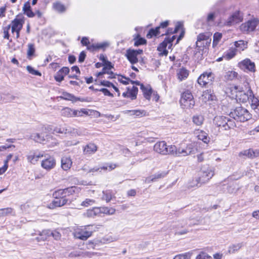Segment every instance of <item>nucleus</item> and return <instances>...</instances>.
Returning <instances> with one entry per match:
<instances>
[{
	"mask_svg": "<svg viewBox=\"0 0 259 259\" xmlns=\"http://www.w3.org/2000/svg\"><path fill=\"white\" fill-rule=\"evenodd\" d=\"M80 188L76 186L68 187L64 189H60L53 193L54 200L52 203V207L50 209H54L56 207L62 206L67 203L68 200L66 198L67 196L72 195L74 193H78Z\"/></svg>",
	"mask_w": 259,
	"mask_h": 259,
	"instance_id": "nucleus-1",
	"label": "nucleus"
},
{
	"mask_svg": "<svg viewBox=\"0 0 259 259\" xmlns=\"http://www.w3.org/2000/svg\"><path fill=\"white\" fill-rule=\"evenodd\" d=\"M214 175V168L208 165H204L200 171L199 177L196 179L197 187L208 182Z\"/></svg>",
	"mask_w": 259,
	"mask_h": 259,
	"instance_id": "nucleus-2",
	"label": "nucleus"
},
{
	"mask_svg": "<svg viewBox=\"0 0 259 259\" xmlns=\"http://www.w3.org/2000/svg\"><path fill=\"white\" fill-rule=\"evenodd\" d=\"M229 116L234 120L240 122L247 121L251 118V114L246 109L242 107H236L230 112Z\"/></svg>",
	"mask_w": 259,
	"mask_h": 259,
	"instance_id": "nucleus-3",
	"label": "nucleus"
},
{
	"mask_svg": "<svg viewBox=\"0 0 259 259\" xmlns=\"http://www.w3.org/2000/svg\"><path fill=\"white\" fill-rule=\"evenodd\" d=\"M213 122L217 126L224 130L234 128L236 126L234 120L223 116H215L213 119Z\"/></svg>",
	"mask_w": 259,
	"mask_h": 259,
	"instance_id": "nucleus-4",
	"label": "nucleus"
},
{
	"mask_svg": "<svg viewBox=\"0 0 259 259\" xmlns=\"http://www.w3.org/2000/svg\"><path fill=\"white\" fill-rule=\"evenodd\" d=\"M154 150L163 155H171L175 151V145H167L165 141H160L155 144Z\"/></svg>",
	"mask_w": 259,
	"mask_h": 259,
	"instance_id": "nucleus-5",
	"label": "nucleus"
},
{
	"mask_svg": "<svg viewBox=\"0 0 259 259\" xmlns=\"http://www.w3.org/2000/svg\"><path fill=\"white\" fill-rule=\"evenodd\" d=\"M181 106L183 109H192L195 105L193 96L189 91L184 92L180 101Z\"/></svg>",
	"mask_w": 259,
	"mask_h": 259,
	"instance_id": "nucleus-6",
	"label": "nucleus"
},
{
	"mask_svg": "<svg viewBox=\"0 0 259 259\" xmlns=\"http://www.w3.org/2000/svg\"><path fill=\"white\" fill-rule=\"evenodd\" d=\"M243 15L239 11H236L231 14L225 21L224 24L227 26H231L240 23L243 20Z\"/></svg>",
	"mask_w": 259,
	"mask_h": 259,
	"instance_id": "nucleus-7",
	"label": "nucleus"
},
{
	"mask_svg": "<svg viewBox=\"0 0 259 259\" xmlns=\"http://www.w3.org/2000/svg\"><path fill=\"white\" fill-rule=\"evenodd\" d=\"M259 24V20L257 19L249 20L240 26L241 31L249 33L253 31Z\"/></svg>",
	"mask_w": 259,
	"mask_h": 259,
	"instance_id": "nucleus-8",
	"label": "nucleus"
},
{
	"mask_svg": "<svg viewBox=\"0 0 259 259\" xmlns=\"http://www.w3.org/2000/svg\"><path fill=\"white\" fill-rule=\"evenodd\" d=\"M24 20L22 18L16 17L13 20L11 25L12 33L16 35V38H18L20 36V31L22 29L24 24Z\"/></svg>",
	"mask_w": 259,
	"mask_h": 259,
	"instance_id": "nucleus-9",
	"label": "nucleus"
},
{
	"mask_svg": "<svg viewBox=\"0 0 259 259\" xmlns=\"http://www.w3.org/2000/svg\"><path fill=\"white\" fill-rule=\"evenodd\" d=\"M88 111L84 109L77 110L65 108L62 110V114L67 117H79L82 116L83 114H88Z\"/></svg>",
	"mask_w": 259,
	"mask_h": 259,
	"instance_id": "nucleus-10",
	"label": "nucleus"
},
{
	"mask_svg": "<svg viewBox=\"0 0 259 259\" xmlns=\"http://www.w3.org/2000/svg\"><path fill=\"white\" fill-rule=\"evenodd\" d=\"M30 138L35 142L44 144L48 142V130L45 128V132L40 133H34L30 136Z\"/></svg>",
	"mask_w": 259,
	"mask_h": 259,
	"instance_id": "nucleus-11",
	"label": "nucleus"
},
{
	"mask_svg": "<svg viewBox=\"0 0 259 259\" xmlns=\"http://www.w3.org/2000/svg\"><path fill=\"white\" fill-rule=\"evenodd\" d=\"M253 96V92L250 87H248V89L246 92H245L243 89L240 90L238 93V95L236 98L237 101L240 103H246L249 101L250 98Z\"/></svg>",
	"mask_w": 259,
	"mask_h": 259,
	"instance_id": "nucleus-12",
	"label": "nucleus"
},
{
	"mask_svg": "<svg viewBox=\"0 0 259 259\" xmlns=\"http://www.w3.org/2000/svg\"><path fill=\"white\" fill-rule=\"evenodd\" d=\"M213 79V76L212 73L205 72L200 75L197 79V82L200 85L204 87L211 83Z\"/></svg>",
	"mask_w": 259,
	"mask_h": 259,
	"instance_id": "nucleus-13",
	"label": "nucleus"
},
{
	"mask_svg": "<svg viewBox=\"0 0 259 259\" xmlns=\"http://www.w3.org/2000/svg\"><path fill=\"white\" fill-rule=\"evenodd\" d=\"M176 36L173 35L171 37L165 38L164 40L161 42L157 48V50L159 52H162L161 54L163 55L166 56L168 54V51L166 50V48L168 46V49H170L172 46V42L175 39Z\"/></svg>",
	"mask_w": 259,
	"mask_h": 259,
	"instance_id": "nucleus-14",
	"label": "nucleus"
},
{
	"mask_svg": "<svg viewBox=\"0 0 259 259\" xmlns=\"http://www.w3.org/2000/svg\"><path fill=\"white\" fill-rule=\"evenodd\" d=\"M92 231L88 230L85 226L83 229L76 230L74 233V236L76 238L85 240L92 235Z\"/></svg>",
	"mask_w": 259,
	"mask_h": 259,
	"instance_id": "nucleus-15",
	"label": "nucleus"
},
{
	"mask_svg": "<svg viewBox=\"0 0 259 259\" xmlns=\"http://www.w3.org/2000/svg\"><path fill=\"white\" fill-rule=\"evenodd\" d=\"M240 68L244 71L247 70L252 72L255 71V66L254 62L249 59H245L238 63Z\"/></svg>",
	"mask_w": 259,
	"mask_h": 259,
	"instance_id": "nucleus-16",
	"label": "nucleus"
},
{
	"mask_svg": "<svg viewBox=\"0 0 259 259\" xmlns=\"http://www.w3.org/2000/svg\"><path fill=\"white\" fill-rule=\"evenodd\" d=\"M191 152L192 148L190 146H187L186 149H181L180 148H177L175 146V151L171 155L175 156H186L191 154Z\"/></svg>",
	"mask_w": 259,
	"mask_h": 259,
	"instance_id": "nucleus-17",
	"label": "nucleus"
},
{
	"mask_svg": "<svg viewBox=\"0 0 259 259\" xmlns=\"http://www.w3.org/2000/svg\"><path fill=\"white\" fill-rule=\"evenodd\" d=\"M69 72V69L68 67H63L56 73L54 76L55 80L58 82L62 81L64 79V76Z\"/></svg>",
	"mask_w": 259,
	"mask_h": 259,
	"instance_id": "nucleus-18",
	"label": "nucleus"
},
{
	"mask_svg": "<svg viewBox=\"0 0 259 259\" xmlns=\"http://www.w3.org/2000/svg\"><path fill=\"white\" fill-rule=\"evenodd\" d=\"M97 148L95 144L90 143L83 147V154L86 155H92L97 151Z\"/></svg>",
	"mask_w": 259,
	"mask_h": 259,
	"instance_id": "nucleus-19",
	"label": "nucleus"
},
{
	"mask_svg": "<svg viewBox=\"0 0 259 259\" xmlns=\"http://www.w3.org/2000/svg\"><path fill=\"white\" fill-rule=\"evenodd\" d=\"M242 89V87L239 85H231L227 90V93L232 98H236L239 92Z\"/></svg>",
	"mask_w": 259,
	"mask_h": 259,
	"instance_id": "nucleus-20",
	"label": "nucleus"
},
{
	"mask_svg": "<svg viewBox=\"0 0 259 259\" xmlns=\"http://www.w3.org/2000/svg\"><path fill=\"white\" fill-rule=\"evenodd\" d=\"M194 135L199 140H202L205 143H208L209 142V138L207 134L202 130H196L194 132Z\"/></svg>",
	"mask_w": 259,
	"mask_h": 259,
	"instance_id": "nucleus-21",
	"label": "nucleus"
},
{
	"mask_svg": "<svg viewBox=\"0 0 259 259\" xmlns=\"http://www.w3.org/2000/svg\"><path fill=\"white\" fill-rule=\"evenodd\" d=\"M127 59L132 64L137 63L138 61L137 55H136L135 50L128 49L126 51L125 55Z\"/></svg>",
	"mask_w": 259,
	"mask_h": 259,
	"instance_id": "nucleus-22",
	"label": "nucleus"
},
{
	"mask_svg": "<svg viewBox=\"0 0 259 259\" xmlns=\"http://www.w3.org/2000/svg\"><path fill=\"white\" fill-rule=\"evenodd\" d=\"M166 174L167 173L164 171L158 172L155 175L147 177L145 180V182L146 183H150L152 182L155 181L158 179L164 178L166 175Z\"/></svg>",
	"mask_w": 259,
	"mask_h": 259,
	"instance_id": "nucleus-23",
	"label": "nucleus"
},
{
	"mask_svg": "<svg viewBox=\"0 0 259 259\" xmlns=\"http://www.w3.org/2000/svg\"><path fill=\"white\" fill-rule=\"evenodd\" d=\"M241 154L246 156L248 158H253L259 156V149L253 150L249 149L242 151Z\"/></svg>",
	"mask_w": 259,
	"mask_h": 259,
	"instance_id": "nucleus-24",
	"label": "nucleus"
},
{
	"mask_svg": "<svg viewBox=\"0 0 259 259\" xmlns=\"http://www.w3.org/2000/svg\"><path fill=\"white\" fill-rule=\"evenodd\" d=\"M249 101L251 102L250 105L251 108L254 110L257 114H259V99L255 97L253 94V96L250 98Z\"/></svg>",
	"mask_w": 259,
	"mask_h": 259,
	"instance_id": "nucleus-25",
	"label": "nucleus"
},
{
	"mask_svg": "<svg viewBox=\"0 0 259 259\" xmlns=\"http://www.w3.org/2000/svg\"><path fill=\"white\" fill-rule=\"evenodd\" d=\"M72 164V160L69 157L64 156L62 158L61 166L64 170H67L70 169Z\"/></svg>",
	"mask_w": 259,
	"mask_h": 259,
	"instance_id": "nucleus-26",
	"label": "nucleus"
},
{
	"mask_svg": "<svg viewBox=\"0 0 259 259\" xmlns=\"http://www.w3.org/2000/svg\"><path fill=\"white\" fill-rule=\"evenodd\" d=\"M42 154H35L34 153H30L27 156L28 161L33 164H35L39 158H41L44 157Z\"/></svg>",
	"mask_w": 259,
	"mask_h": 259,
	"instance_id": "nucleus-27",
	"label": "nucleus"
},
{
	"mask_svg": "<svg viewBox=\"0 0 259 259\" xmlns=\"http://www.w3.org/2000/svg\"><path fill=\"white\" fill-rule=\"evenodd\" d=\"M23 11L28 17L32 18L35 16L34 13L33 12L31 9L29 2H27L24 4L23 7Z\"/></svg>",
	"mask_w": 259,
	"mask_h": 259,
	"instance_id": "nucleus-28",
	"label": "nucleus"
},
{
	"mask_svg": "<svg viewBox=\"0 0 259 259\" xmlns=\"http://www.w3.org/2000/svg\"><path fill=\"white\" fill-rule=\"evenodd\" d=\"M140 88L143 93L145 98L149 100L152 94V89L149 85L144 86L143 84H140Z\"/></svg>",
	"mask_w": 259,
	"mask_h": 259,
	"instance_id": "nucleus-29",
	"label": "nucleus"
},
{
	"mask_svg": "<svg viewBox=\"0 0 259 259\" xmlns=\"http://www.w3.org/2000/svg\"><path fill=\"white\" fill-rule=\"evenodd\" d=\"M237 50L235 48H231L223 55L224 59L229 60L235 57Z\"/></svg>",
	"mask_w": 259,
	"mask_h": 259,
	"instance_id": "nucleus-30",
	"label": "nucleus"
},
{
	"mask_svg": "<svg viewBox=\"0 0 259 259\" xmlns=\"http://www.w3.org/2000/svg\"><path fill=\"white\" fill-rule=\"evenodd\" d=\"M64 100L75 102L80 100L79 98H76L74 95L66 92H63L60 97Z\"/></svg>",
	"mask_w": 259,
	"mask_h": 259,
	"instance_id": "nucleus-31",
	"label": "nucleus"
},
{
	"mask_svg": "<svg viewBox=\"0 0 259 259\" xmlns=\"http://www.w3.org/2000/svg\"><path fill=\"white\" fill-rule=\"evenodd\" d=\"M114 211H98L96 212V211H87L86 213L84 214V215L88 217H94L96 215L102 216V214H106L107 215H112L114 214Z\"/></svg>",
	"mask_w": 259,
	"mask_h": 259,
	"instance_id": "nucleus-32",
	"label": "nucleus"
},
{
	"mask_svg": "<svg viewBox=\"0 0 259 259\" xmlns=\"http://www.w3.org/2000/svg\"><path fill=\"white\" fill-rule=\"evenodd\" d=\"M204 116L200 114H196L193 116L192 122L197 126H201L204 122Z\"/></svg>",
	"mask_w": 259,
	"mask_h": 259,
	"instance_id": "nucleus-33",
	"label": "nucleus"
},
{
	"mask_svg": "<svg viewBox=\"0 0 259 259\" xmlns=\"http://www.w3.org/2000/svg\"><path fill=\"white\" fill-rule=\"evenodd\" d=\"M131 113V115H135L136 117H142L146 115V112L145 110H125L124 113Z\"/></svg>",
	"mask_w": 259,
	"mask_h": 259,
	"instance_id": "nucleus-34",
	"label": "nucleus"
},
{
	"mask_svg": "<svg viewBox=\"0 0 259 259\" xmlns=\"http://www.w3.org/2000/svg\"><path fill=\"white\" fill-rule=\"evenodd\" d=\"M243 246L242 243H238L232 244L229 246L228 253L229 254L235 253L236 251H238Z\"/></svg>",
	"mask_w": 259,
	"mask_h": 259,
	"instance_id": "nucleus-35",
	"label": "nucleus"
},
{
	"mask_svg": "<svg viewBox=\"0 0 259 259\" xmlns=\"http://www.w3.org/2000/svg\"><path fill=\"white\" fill-rule=\"evenodd\" d=\"M189 72L188 70L184 68L180 69L177 72V76L180 81L187 78Z\"/></svg>",
	"mask_w": 259,
	"mask_h": 259,
	"instance_id": "nucleus-36",
	"label": "nucleus"
},
{
	"mask_svg": "<svg viewBox=\"0 0 259 259\" xmlns=\"http://www.w3.org/2000/svg\"><path fill=\"white\" fill-rule=\"evenodd\" d=\"M134 40L135 41L134 46L136 47L146 43V40L144 38L141 37L139 34L134 35Z\"/></svg>",
	"mask_w": 259,
	"mask_h": 259,
	"instance_id": "nucleus-37",
	"label": "nucleus"
},
{
	"mask_svg": "<svg viewBox=\"0 0 259 259\" xmlns=\"http://www.w3.org/2000/svg\"><path fill=\"white\" fill-rule=\"evenodd\" d=\"M53 8L59 13H64L66 10L65 6L60 2L54 3Z\"/></svg>",
	"mask_w": 259,
	"mask_h": 259,
	"instance_id": "nucleus-38",
	"label": "nucleus"
},
{
	"mask_svg": "<svg viewBox=\"0 0 259 259\" xmlns=\"http://www.w3.org/2000/svg\"><path fill=\"white\" fill-rule=\"evenodd\" d=\"M202 100L204 102L213 100V96L211 95V91L210 90H206L203 92L202 95Z\"/></svg>",
	"mask_w": 259,
	"mask_h": 259,
	"instance_id": "nucleus-39",
	"label": "nucleus"
},
{
	"mask_svg": "<svg viewBox=\"0 0 259 259\" xmlns=\"http://www.w3.org/2000/svg\"><path fill=\"white\" fill-rule=\"evenodd\" d=\"M207 39H211L210 38L209 33H200L197 36V39L196 44H200V42H201L203 40L206 41Z\"/></svg>",
	"mask_w": 259,
	"mask_h": 259,
	"instance_id": "nucleus-40",
	"label": "nucleus"
},
{
	"mask_svg": "<svg viewBox=\"0 0 259 259\" xmlns=\"http://www.w3.org/2000/svg\"><path fill=\"white\" fill-rule=\"evenodd\" d=\"M159 29L160 27H157L155 29H151L147 34V37L150 38L153 36L160 34Z\"/></svg>",
	"mask_w": 259,
	"mask_h": 259,
	"instance_id": "nucleus-41",
	"label": "nucleus"
},
{
	"mask_svg": "<svg viewBox=\"0 0 259 259\" xmlns=\"http://www.w3.org/2000/svg\"><path fill=\"white\" fill-rule=\"evenodd\" d=\"M238 73L234 71H229L226 73L225 78L226 79L232 80L237 77Z\"/></svg>",
	"mask_w": 259,
	"mask_h": 259,
	"instance_id": "nucleus-42",
	"label": "nucleus"
},
{
	"mask_svg": "<svg viewBox=\"0 0 259 259\" xmlns=\"http://www.w3.org/2000/svg\"><path fill=\"white\" fill-rule=\"evenodd\" d=\"M35 52V49L34 47V45L31 44H29L28 45V50L27 52V58L29 59H31L32 57L34 55Z\"/></svg>",
	"mask_w": 259,
	"mask_h": 259,
	"instance_id": "nucleus-43",
	"label": "nucleus"
},
{
	"mask_svg": "<svg viewBox=\"0 0 259 259\" xmlns=\"http://www.w3.org/2000/svg\"><path fill=\"white\" fill-rule=\"evenodd\" d=\"M192 254V252L176 255L173 259H189Z\"/></svg>",
	"mask_w": 259,
	"mask_h": 259,
	"instance_id": "nucleus-44",
	"label": "nucleus"
},
{
	"mask_svg": "<svg viewBox=\"0 0 259 259\" xmlns=\"http://www.w3.org/2000/svg\"><path fill=\"white\" fill-rule=\"evenodd\" d=\"M121 78H119V81L121 82L122 83L124 84H128L129 82H131L132 84H140V82L138 81H132L130 80L129 78L125 77L123 76H121Z\"/></svg>",
	"mask_w": 259,
	"mask_h": 259,
	"instance_id": "nucleus-45",
	"label": "nucleus"
},
{
	"mask_svg": "<svg viewBox=\"0 0 259 259\" xmlns=\"http://www.w3.org/2000/svg\"><path fill=\"white\" fill-rule=\"evenodd\" d=\"M222 37V34L221 33L216 32L214 34L213 40V43H212V45H213V47H214L215 46H216L218 45V44L219 43V42L220 41V40H221Z\"/></svg>",
	"mask_w": 259,
	"mask_h": 259,
	"instance_id": "nucleus-46",
	"label": "nucleus"
},
{
	"mask_svg": "<svg viewBox=\"0 0 259 259\" xmlns=\"http://www.w3.org/2000/svg\"><path fill=\"white\" fill-rule=\"evenodd\" d=\"M211 42V39H207L206 41L203 40L200 42V44H196V47L201 49V48H205L208 46Z\"/></svg>",
	"mask_w": 259,
	"mask_h": 259,
	"instance_id": "nucleus-47",
	"label": "nucleus"
},
{
	"mask_svg": "<svg viewBox=\"0 0 259 259\" xmlns=\"http://www.w3.org/2000/svg\"><path fill=\"white\" fill-rule=\"evenodd\" d=\"M26 70L27 71L32 75L41 76V74L38 71L35 70L31 66L28 65L26 66Z\"/></svg>",
	"mask_w": 259,
	"mask_h": 259,
	"instance_id": "nucleus-48",
	"label": "nucleus"
},
{
	"mask_svg": "<svg viewBox=\"0 0 259 259\" xmlns=\"http://www.w3.org/2000/svg\"><path fill=\"white\" fill-rule=\"evenodd\" d=\"M10 28H11L10 25H9L6 27H3V33H4V36H3L4 38L9 40V38H10L9 31H10Z\"/></svg>",
	"mask_w": 259,
	"mask_h": 259,
	"instance_id": "nucleus-49",
	"label": "nucleus"
},
{
	"mask_svg": "<svg viewBox=\"0 0 259 259\" xmlns=\"http://www.w3.org/2000/svg\"><path fill=\"white\" fill-rule=\"evenodd\" d=\"M216 17V13L215 12L209 13L206 18V21L207 23H210L214 21Z\"/></svg>",
	"mask_w": 259,
	"mask_h": 259,
	"instance_id": "nucleus-50",
	"label": "nucleus"
},
{
	"mask_svg": "<svg viewBox=\"0 0 259 259\" xmlns=\"http://www.w3.org/2000/svg\"><path fill=\"white\" fill-rule=\"evenodd\" d=\"M235 47L236 49L237 48H239L240 50L243 51L244 50L245 47V44L243 40H240L239 41H237L235 42L234 44Z\"/></svg>",
	"mask_w": 259,
	"mask_h": 259,
	"instance_id": "nucleus-51",
	"label": "nucleus"
},
{
	"mask_svg": "<svg viewBox=\"0 0 259 259\" xmlns=\"http://www.w3.org/2000/svg\"><path fill=\"white\" fill-rule=\"evenodd\" d=\"M95 203V200L91 199H86L84 201H82L81 205L84 207H88L92 206Z\"/></svg>",
	"mask_w": 259,
	"mask_h": 259,
	"instance_id": "nucleus-52",
	"label": "nucleus"
},
{
	"mask_svg": "<svg viewBox=\"0 0 259 259\" xmlns=\"http://www.w3.org/2000/svg\"><path fill=\"white\" fill-rule=\"evenodd\" d=\"M181 27V25L180 24H178L176 26V27L174 29L172 28H169L167 30L166 34H169L171 33H177L179 30L180 29Z\"/></svg>",
	"mask_w": 259,
	"mask_h": 259,
	"instance_id": "nucleus-53",
	"label": "nucleus"
},
{
	"mask_svg": "<svg viewBox=\"0 0 259 259\" xmlns=\"http://www.w3.org/2000/svg\"><path fill=\"white\" fill-rule=\"evenodd\" d=\"M102 199L106 200L107 202L110 201L111 199V194L109 192L103 191Z\"/></svg>",
	"mask_w": 259,
	"mask_h": 259,
	"instance_id": "nucleus-54",
	"label": "nucleus"
},
{
	"mask_svg": "<svg viewBox=\"0 0 259 259\" xmlns=\"http://www.w3.org/2000/svg\"><path fill=\"white\" fill-rule=\"evenodd\" d=\"M49 237V235L48 234L47 231H43L40 234V236L37 237L38 241H40L41 240L45 241L48 239Z\"/></svg>",
	"mask_w": 259,
	"mask_h": 259,
	"instance_id": "nucleus-55",
	"label": "nucleus"
},
{
	"mask_svg": "<svg viewBox=\"0 0 259 259\" xmlns=\"http://www.w3.org/2000/svg\"><path fill=\"white\" fill-rule=\"evenodd\" d=\"M76 129V128L71 126H67L65 127V134H70L71 136H74Z\"/></svg>",
	"mask_w": 259,
	"mask_h": 259,
	"instance_id": "nucleus-56",
	"label": "nucleus"
},
{
	"mask_svg": "<svg viewBox=\"0 0 259 259\" xmlns=\"http://www.w3.org/2000/svg\"><path fill=\"white\" fill-rule=\"evenodd\" d=\"M196 259H211V257L204 252H201L197 256Z\"/></svg>",
	"mask_w": 259,
	"mask_h": 259,
	"instance_id": "nucleus-57",
	"label": "nucleus"
},
{
	"mask_svg": "<svg viewBox=\"0 0 259 259\" xmlns=\"http://www.w3.org/2000/svg\"><path fill=\"white\" fill-rule=\"evenodd\" d=\"M107 170V167H95L92 168H90L89 170V172H92L94 173L95 172H97L99 171L100 172H101L102 170Z\"/></svg>",
	"mask_w": 259,
	"mask_h": 259,
	"instance_id": "nucleus-58",
	"label": "nucleus"
},
{
	"mask_svg": "<svg viewBox=\"0 0 259 259\" xmlns=\"http://www.w3.org/2000/svg\"><path fill=\"white\" fill-rule=\"evenodd\" d=\"M51 235L54 238L55 240H59L61 238V234L60 232L56 230H54L52 231L51 233Z\"/></svg>",
	"mask_w": 259,
	"mask_h": 259,
	"instance_id": "nucleus-59",
	"label": "nucleus"
},
{
	"mask_svg": "<svg viewBox=\"0 0 259 259\" xmlns=\"http://www.w3.org/2000/svg\"><path fill=\"white\" fill-rule=\"evenodd\" d=\"M61 133L65 134V127H56L53 130V134Z\"/></svg>",
	"mask_w": 259,
	"mask_h": 259,
	"instance_id": "nucleus-60",
	"label": "nucleus"
},
{
	"mask_svg": "<svg viewBox=\"0 0 259 259\" xmlns=\"http://www.w3.org/2000/svg\"><path fill=\"white\" fill-rule=\"evenodd\" d=\"M99 91L102 92L104 95L107 96L109 97H113V94H111L108 90L105 88H102L99 90Z\"/></svg>",
	"mask_w": 259,
	"mask_h": 259,
	"instance_id": "nucleus-61",
	"label": "nucleus"
},
{
	"mask_svg": "<svg viewBox=\"0 0 259 259\" xmlns=\"http://www.w3.org/2000/svg\"><path fill=\"white\" fill-rule=\"evenodd\" d=\"M41 166L46 169H49V159L48 158H46L45 160H43L41 163Z\"/></svg>",
	"mask_w": 259,
	"mask_h": 259,
	"instance_id": "nucleus-62",
	"label": "nucleus"
},
{
	"mask_svg": "<svg viewBox=\"0 0 259 259\" xmlns=\"http://www.w3.org/2000/svg\"><path fill=\"white\" fill-rule=\"evenodd\" d=\"M238 189V188L235 185L233 184L231 186H230L228 189V191L230 193H235L237 190Z\"/></svg>",
	"mask_w": 259,
	"mask_h": 259,
	"instance_id": "nucleus-63",
	"label": "nucleus"
},
{
	"mask_svg": "<svg viewBox=\"0 0 259 259\" xmlns=\"http://www.w3.org/2000/svg\"><path fill=\"white\" fill-rule=\"evenodd\" d=\"M81 43L83 46H88L90 44L89 38L87 37H83L81 40Z\"/></svg>",
	"mask_w": 259,
	"mask_h": 259,
	"instance_id": "nucleus-64",
	"label": "nucleus"
}]
</instances>
